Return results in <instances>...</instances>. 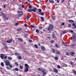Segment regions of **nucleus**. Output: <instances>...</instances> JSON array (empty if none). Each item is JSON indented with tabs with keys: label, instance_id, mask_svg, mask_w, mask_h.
Instances as JSON below:
<instances>
[{
	"label": "nucleus",
	"instance_id": "f257e3e1",
	"mask_svg": "<svg viewBox=\"0 0 76 76\" xmlns=\"http://www.w3.org/2000/svg\"><path fill=\"white\" fill-rule=\"evenodd\" d=\"M4 61L6 64V66H9L10 65V62L8 60L5 59L4 60Z\"/></svg>",
	"mask_w": 76,
	"mask_h": 76
},
{
	"label": "nucleus",
	"instance_id": "f03ea898",
	"mask_svg": "<svg viewBox=\"0 0 76 76\" xmlns=\"http://www.w3.org/2000/svg\"><path fill=\"white\" fill-rule=\"evenodd\" d=\"M72 37H73L72 42H75L76 41V34H74Z\"/></svg>",
	"mask_w": 76,
	"mask_h": 76
},
{
	"label": "nucleus",
	"instance_id": "7ed1b4c3",
	"mask_svg": "<svg viewBox=\"0 0 76 76\" xmlns=\"http://www.w3.org/2000/svg\"><path fill=\"white\" fill-rule=\"evenodd\" d=\"M18 12L19 16H20L21 15H23V12H22L20 11H18Z\"/></svg>",
	"mask_w": 76,
	"mask_h": 76
},
{
	"label": "nucleus",
	"instance_id": "20e7f679",
	"mask_svg": "<svg viewBox=\"0 0 76 76\" xmlns=\"http://www.w3.org/2000/svg\"><path fill=\"white\" fill-rule=\"evenodd\" d=\"M4 54H0V58L2 60H3V59H4Z\"/></svg>",
	"mask_w": 76,
	"mask_h": 76
},
{
	"label": "nucleus",
	"instance_id": "39448f33",
	"mask_svg": "<svg viewBox=\"0 0 76 76\" xmlns=\"http://www.w3.org/2000/svg\"><path fill=\"white\" fill-rule=\"evenodd\" d=\"M12 39H10L9 40H7L6 41L7 43H9V44H10V43L12 42Z\"/></svg>",
	"mask_w": 76,
	"mask_h": 76
},
{
	"label": "nucleus",
	"instance_id": "423d86ee",
	"mask_svg": "<svg viewBox=\"0 0 76 76\" xmlns=\"http://www.w3.org/2000/svg\"><path fill=\"white\" fill-rule=\"evenodd\" d=\"M37 8L36 7L32 9V11L33 12H36V11H37Z\"/></svg>",
	"mask_w": 76,
	"mask_h": 76
},
{
	"label": "nucleus",
	"instance_id": "0eeeda50",
	"mask_svg": "<svg viewBox=\"0 0 76 76\" xmlns=\"http://www.w3.org/2000/svg\"><path fill=\"white\" fill-rule=\"evenodd\" d=\"M42 73L44 75H46V72H45V70L43 69H42Z\"/></svg>",
	"mask_w": 76,
	"mask_h": 76
},
{
	"label": "nucleus",
	"instance_id": "6e6552de",
	"mask_svg": "<svg viewBox=\"0 0 76 76\" xmlns=\"http://www.w3.org/2000/svg\"><path fill=\"white\" fill-rule=\"evenodd\" d=\"M53 71L55 73H58V70L54 68L53 69Z\"/></svg>",
	"mask_w": 76,
	"mask_h": 76
},
{
	"label": "nucleus",
	"instance_id": "1a4fd4ad",
	"mask_svg": "<svg viewBox=\"0 0 76 76\" xmlns=\"http://www.w3.org/2000/svg\"><path fill=\"white\" fill-rule=\"evenodd\" d=\"M12 70L14 72H15V71L18 72V71H19V69H18V68H16L15 69H13Z\"/></svg>",
	"mask_w": 76,
	"mask_h": 76
},
{
	"label": "nucleus",
	"instance_id": "9d476101",
	"mask_svg": "<svg viewBox=\"0 0 76 76\" xmlns=\"http://www.w3.org/2000/svg\"><path fill=\"white\" fill-rule=\"evenodd\" d=\"M62 43L64 45V46H65L66 47H68V45L65 44V43L63 41H62Z\"/></svg>",
	"mask_w": 76,
	"mask_h": 76
},
{
	"label": "nucleus",
	"instance_id": "9b49d317",
	"mask_svg": "<svg viewBox=\"0 0 76 76\" xmlns=\"http://www.w3.org/2000/svg\"><path fill=\"white\" fill-rule=\"evenodd\" d=\"M41 12H42V10H41V9H39V10L37 12V13H38V14H39V15L40 13H41Z\"/></svg>",
	"mask_w": 76,
	"mask_h": 76
},
{
	"label": "nucleus",
	"instance_id": "f8f14e48",
	"mask_svg": "<svg viewBox=\"0 0 76 76\" xmlns=\"http://www.w3.org/2000/svg\"><path fill=\"white\" fill-rule=\"evenodd\" d=\"M49 1L50 3H53V4H54V1L53 0H49Z\"/></svg>",
	"mask_w": 76,
	"mask_h": 76
},
{
	"label": "nucleus",
	"instance_id": "ddd939ff",
	"mask_svg": "<svg viewBox=\"0 0 76 76\" xmlns=\"http://www.w3.org/2000/svg\"><path fill=\"white\" fill-rule=\"evenodd\" d=\"M28 68H29V67H26L25 69V70H24L25 72H28V70H29V69Z\"/></svg>",
	"mask_w": 76,
	"mask_h": 76
},
{
	"label": "nucleus",
	"instance_id": "4468645a",
	"mask_svg": "<svg viewBox=\"0 0 76 76\" xmlns=\"http://www.w3.org/2000/svg\"><path fill=\"white\" fill-rule=\"evenodd\" d=\"M18 41H20V42H23V39H22L21 38H18Z\"/></svg>",
	"mask_w": 76,
	"mask_h": 76
},
{
	"label": "nucleus",
	"instance_id": "2eb2a0df",
	"mask_svg": "<svg viewBox=\"0 0 76 76\" xmlns=\"http://www.w3.org/2000/svg\"><path fill=\"white\" fill-rule=\"evenodd\" d=\"M69 22L71 23H74V21L72 20H69Z\"/></svg>",
	"mask_w": 76,
	"mask_h": 76
},
{
	"label": "nucleus",
	"instance_id": "dca6fc26",
	"mask_svg": "<svg viewBox=\"0 0 76 76\" xmlns=\"http://www.w3.org/2000/svg\"><path fill=\"white\" fill-rule=\"evenodd\" d=\"M52 37L53 38H56V36H55V34H53L52 35Z\"/></svg>",
	"mask_w": 76,
	"mask_h": 76
},
{
	"label": "nucleus",
	"instance_id": "f3484780",
	"mask_svg": "<svg viewBox=\"0 0 76 76\" xmlns=\"http://www.w3.org/2000/svg\"><path fill=\"white\" fill-rule=\"evenodd\" d=\"M41 49L42 50H45V48L44 47L42 46L41 47Z\"/></svg>",
	"mask_w": 76,
	"mask_h": 76
},
{
	"label": "nucleus",
	"instance_id": "a211bd4d",
	"mask_svg": "<svg viewBox=\"0 0 76 76\" xmlns=\"http://www.w3.org/2000/svg\"><path fill=\"white\" fill-rule=\"evenodd\" d=\"M22 29L21 28H18L17 30V31H22Z\"/></svg>",
	"mask_w": 76,
	"mask_h": 76
},
{
	"label": "nucleus",
	"instance_id": "6ab92c4d",
	"mask_svg": "<svg viewBox=\"0 0 76 76\" xmlns=\"http://www.w3.org/2000/svg\"><path fill=\"white\" fill-rule=\"evenodd\" d=\"M56 53L57 54H60V51L57 50L56 51Z\"/></svg>",
	"mask_w": 76,
	"mask_h": 76
},
{
	"label": "nucleus",
	"instance_id": "aec40b11",
	"mask_svg": "<svg viewBox=\"0 0 76 76\" xmlns=\"http://www.w3.org/2000/svg\"><path fill=\"white\" fill-rule=\"evenodd\" d=\"M70 54L71 55V56H73L75 55V52H72L70 53Z\"/></svg>",
	"mask_w": 76,
	"mask_h": 76
},
{
	"label": "nucleus",
	"instance_id": "412c9836",
	"mask_svg": "<svg viewBox=\"0 0 76 76\" xmlns=\"http://www.w3.org/2000/svg\"><path fill=\"white\" fill-rule=\"evenodd\" d=\"M49 28H50V29H53V26L51 25H50L49 26Z\"/></svg>",
	"mask_w": 76,
	"mask_h": 76
},
{
	"label": "nucleus",
	"instance_id": "4be33fe9",
	"mask_svg": "<svg viewBox=\"0 0 76 76\" xmlns=\"http://www.w3.org/2000/svg\"><path fill=\"white\" fill-rule=\"evenodd\" d=\"M17 57L18 59H19V60L22 59V57H21V56H20V55L19 56H18Z\"/></svg>",
	"mask_w": 76,
	"mask_h": 76
},
{
	"label": "nucleus",
	"instance_id": "5701e85b",
	"mask_svg": "<svg viewBox=\"0 0 76 76\" xmlns=\"http://www.w3.org/2000/svg\"><path fill=\"white\" fill-rule=\"evenodd\" d=\"M76 45V43H72L71 44V46H72V47H74V46H75Z\"/></svg>",
	"mask_w": 76,
	"mask_h": 76
},
{
	"label": "nucleus",
	"instance_id": "b1692460",
	"mask_svg": "<svg viewBox=\"0 0 76 76\" xmlns=\"http://www.w3.org/2000/svg\"><path fill=\"white\" fill-rule=\"evenodd\" d=\"M72 25L74 26V28L75 29H76V25L75 24V23H72Z\"/></svg>",
	"mask_w": 76,
	"mask_h": 76
},
{
	"label": "nucleus",
	"instance_id": "393cba45",
	"mask_svg": "<svg viewBox=\"0 0 76 76\" xmlns=\"http://www.w3.org/2000/svg\"><path fill=\"white\" fill-rule=\"evenodd\" d=\"M67 31H63L62 32V34H66V33H67Z\"/></svg>",
	"mask_w": 76,
	"mask_h": 76
},
{
	"label": "nucleus",
	"instance_id": "a878e982",
	"mask_svg": "<svg viewBox=\"0 0 76 76\" xmlns=\"http://www.w3.org/2000/svg\"><path fill=\"white\" fill-rule=\"evenodd\" d=\"M36 32L37 34H39V30H38V29H36Z\"/></svg>",
	"mask_w": 76,
	"mask_h": 76
},
{
	"label": "nucleus",
	"instance_id": "bb28decb",
	"mask_svg": "<svg viewBox=\"0 0 76 76\" xmlns=\"http://www.w3.org/2000/svg\"><path fill=\"white\" fill-rule=\"evenodd\" d=\"M38 70L40 72H41V71H42V69H41V68H38Z\"/></svg>",
	"mask_w": 76,
	"mask_h": 76
},
{
	"label": "nucleus",
	"instance_id": "cd10ccee",
	"mask_svg": "<svg viewBox=\"0 0 76 76\" xmlns=\"http://www.w3.org/2000/svg\"><path fill=\"white\" fill-rule=\"evenodd\" d=\"M40 15H41L42 16H44V12H41L39 14Z\"/></svg>",
	"mask_w": 76,
	"mask_h": 76
},
{
	"label": "nucleus",
	"instance_id": "c85d7f7f",
	"mask_svg": "<svg viewBox=\"0 0 76 76\" xmlns=\"http://www.w3.org/2000/svg\"><path fill=\"white\" fill-rule=\"evenodd\" d=\"M25 66L26 67H29V66L26 64H25Z\"/></svg>",
	"mask_w": 76,
	"mask_h": 76
},
{
	"label": "nucleus",
	"instance_id": "c756f323",
	"mask_svg": "<svg viewBox=\"0 0 76 76\" xmlns=\"http://www.w3.org/2000/svg\"><path fill=\"white\" fill-rule=\"evenodd\" d=\"M28 11L29 12H31L32 11V10L31 9H28Z\"/></svg>",
	"mask_w": 76,
	"mask_h": 76
},
{
	"label": "nucleus",
	"instance_id": "7c9ffc66",
	"mask_svg": "<svg viewBox=\"0 0 76 76\" xmlns=\"http://www.w3.org/2000/svg\"><path fill=\"white\" fill-rule=\"evenodd\" d=\"M40 18H41L42 21H44V18H43V17H40Z\"/></svg>",
	"mask_w": 76,
	"mask_h": 76
},
{
	"label": "nucleus",
	"instance_id": "2f4dec72",
	"mask_svg": "<svg viewBox=\"0 0 76 76\" xmlns=\"http://www.w3.org/2000/svg\"><path fill=\"white\" fill-rule=\"evenodd\" d=\"M34 47L35 48H38V45H35Z\"/></svg>",
	"mask_w": 76,
	"mask_h": 76
},
{
	"label": "nucleus",
	"instance_id": "473e14b6",
	"mask_svg": "<svg viewBox=\"0 0 76 76\" xmlns=\"http://www.w3.org/2000/svg\"><path fill=\"white\" fill-rule=\"evenodd\" d=\"M1 65L2 66V67H4V63H3V62H1Z\"/></svg>",
	"mask_w": 76,
	"mask_h": 76
},
{
	"label": "nucleus",
	"instance_id": "72a5a7b5",
	"mask_svg": "<svg viewBox=\"0 0 76 76\" xmlns=\"http://www.w3.org/2000/svg\"><path fill=\"white\" fill-rule=\"evenodd\" d=\"M55 59L56 60H57L58 59V57L57 56H56L55 58Z\"/></svg>",
	"mask_w": 76,
	"mask_h": 76
},
{
	"label": "nucleus",
	"instance_id": "f704fd0d",
	"mask_svg": "<svg viewBox=\"0 0 76 76\" xmlns=\"http://www.w3.org/2000/svg\"><path fill=\"white\" fill-rule=\"evenodd\" d=\"M8 60H12V58L10 57H8Z\"/></svg>",
	"mask_w": 76,
	"mask_h": 76
},
{
	"label": "nucleus",
	"instance_id": "c9c22d12",
	"mask_svg": "<svg viewBox=\"0 0 76 76\" xmlns=\"http://www.w3.org/2000/svg\"><path fill=\"white\" fill-rule=\"evenodd\" d=\"M20 69H23V66L22 65L20 66Z\"/></svg>",
	"mask_w": 76,
	"mask_h": 76
},
{
	"label": "nucleus",
	"instance_id": "e433bc0d",
	"mask_svg": "<svg viewBox=\"0 0 76 76\" xmlns=\"http://www.w3.org/2000/svg\"><path fill=\"white\" fill-rule=\"evenodd\" d=\"M52 50V53H55V51H56V50H55L53 49Z\"/></svg>",
	"mask_w": 76,
	"mask_h": 76
},
{
	"label": "nucleus",
	"instance_id": "4c0bfd02",
	"mask_svg": "<svg viewBox=\"0 0 76 76\" xmlns=\"http://www.w3.org/2000/svg\"><path fill=\"white\" fill-rule=\"evenodd\" d=\"M2 17H3V18H6V15L4 14L3 15H2Z\"/></svg>",
	"mask_w": 76,
	"mask_h": 76
},
{
	"label": "nucleus",
	"instance_id": "58836bf2",
	"mask_svg": "<svg viewBox=\"0 0 76 76\" xmlns=\"http://www.w3.org/2000/svg\"><path fill=\"white\" fill-rule=\"evenodd\" d=\"M30 18V16H29V15H27L26 16V18L27 19H29V18Z\"/></svg>",
	"mask_w": 76,
	"mask_h": 76
},
{
	"label": "nucleus",
	"instance_id": "ea45409f",
	"mask_svg": "<svg viewBox=\"0 0 76 76\" xmlns=\"http://www.w3.org/2000/svg\"><path fill=\"white\" fill-rule=\"evenodd\" d=\"M15 55L16 56H19V55H18L20 54L18 53H15Z\"/></svg>",
	"mask_w": 76,
	"mask_h": 76
},
{
	"label": "nucleus",
	"instance_id": "a19ab883",
	"mask_svg": "<svg viewBox=\"0 0 76 76\" xmlns=\"http://www.w3.org/2000/svg\"><path fill=\"white\" fill-rule=\"evenodd\" d=\"M51 43H54V41L53 40H52L51 41Z\"/></svg>",
	"mask_w": 76,
	"mask_h": 76
},
{
	"label": "nucleus",
	"instance_id": "79ce46f5",
	"mask_svg": "<svg viewBox=\"0 0 76 76\" xmlns=\"http://www.w3.org/2000/svg\"><path fill=\"white\" fill-rule=\"evenodd\" d=\"M55 47H56V48H58V45H57V44H56L55 45Z\"/></svg>",
	"mask_w": 76,
	"mask_h": 76
},
{
	"label": "nucleus",
	"instance_id": "37998d69",
	"mask_svg": "<svg viewBox=\"0 0 76 76\" xmlns=\"http://www.w3.org/2000/svg\"><path fill=\"white\" fill-rule=\"evenodd\" d=\"M61 26H64V23H62L61 24Z\"/></svg>",
	"mask_w": 76,
	"mask_h": 76
},
{
	"label": "nucleus",
	"instance_id": "c03bdc74",
	"mask_svg": "<svg viewBox=\"0 0 76 76\" xmlns=\"http://www.w3.org/2000/svg\"><path fill=\"white\" fill-rule=\"evenodd\" d=\"M70 64L71 65H74V63H73V62H70Z\"/></svg>",
	"mask_w": 76,
	"mask_h": 76
},
{
	"label": "nucleus",
	"instance_id": "a18cd8bd",
	"mask_svg": "<svg viewBox=\"0 0 76 76\" xmlns=\"http://www.w3.org/2000/svg\"><path fill=\"white\" fill-rule=\"evenodd\" d=\"M57 67L58 69H60L61 68L60 66L59 65L57 66Z\"/></svg>",
	"mask_w": 76,
	"mask_h": 76
},
{
	"label": "nucleus",
	"instance_id": "49530a36",
	"mask_svg": "<svg viewBox=\"0 0 76 76\" xmlns=\"http://www.w3.org/2000/svg\"><path fill=\"white\" fill-rule=\"evenodd\" d=\"M15 26H18V23H15Z\"/></svg>",
	"mask_w": 76,
	"mask_h": 76
},
{
	"label": "nucleus",
	"instance_id": "de8ad7c7",
	"mask_svg": "<svg viewBox=\"0 0 76 76\" xmlns=\"http://www.w3.org/2000/svg\"><path fill=\"white\" fill-rule=\"evenodd\" d=\"M68 26L69 27H71V26H72V25H71V24H68Z\"/></svg>",
	"mask_w": 76,
	"mask_h": 76
},
{
	"label": "nucleus",
	"instance_id": "09e8293b",
	"mask_svg": "<svg viewBox=\"0 0 76 76\" xmlns=\"http://www.w3.org/2000/svg\"><path fill=\"white\" fill-rule=\"evenodd\" d=\"M15 65H16V66H18V63H17V62H16L15 63Z\"/></svg>",
	"mask_w": 76,
	"mask_h": 76
},
{
	"label": "nucleus",
	"instance_id": "8fccbe9b",
	"mask_svg": "<svg viewBox=\"0 0 76 76\" xmlns=\"http://www.w3.org/2000/svg\"><path fill=\"white\" fill-rule=\"evenodd\" d=\"M24 26H25V27H28V26L27 25V24H26V23L24 24Z\"/></svg>",
	"mask_w": 76,
	"mask_h": 76
},
{
	"label": "nucleus",
	"instance_id": "3c124183",
	"mask_svg": "<svg viewBox=\"0 0 76 76\" xmlns=\"http://www.w3.org/2000/svg\"><path fill=\"white\" fill-rule=\"evenodd\" d=\"M66 56H69V53L66 52Z\"/></svg>",
	"mask_w": 76,
	"mask_h": 76
},
{
	"label": "nucleus",
	"instance_id": "603ef678",
	"mask_svg": "<svg viewBox=\"0 0 76 76\" xmlns=\"http://www.w3.org/2000/svg\"><path fill=\"white\" fill-rule=\"evenodd\" d=\"M73 73L74 74H75V75L76 74V71H74L73 72Z\"/></svg>",
	"mask_w": 76,
	"mask_h": 76
},
{
	"label": "nucleus",
	"instance_id": "864d4df0",
	"mask_svg": "<svg viewBox=\"0 0 76 76\" xmlns=\"http://www.w3.org/2000/svg\"><path fill=\"white\" fill-rule=\"evenodd\" d=\"M47 30H48V31H50L51 29L50 28H47Z\"/></svg>",
	"mask_w": 76,
	"mask_h": 76
},
{
	"label": "nucleus",
	"instance_id": "5fc2aeb1",
	"mask_svg": "<svg viewBox=\"0 0 76 76\" xmlns=\"http://www.w3.org/2000/svg\"><path fill=\"white\" fill-rule=\"evenodd\" d=\"M4 59H6V58H7V56H5L4 58Z\"/></svg>",
	"mask_w": 76,
	"mask_h": 76
},
{
	"label": "nucleus",
	"instance_id": "6e6d98bb",
	"mask_svg": "<svg viewBox=\"0 0 76 76\" xmlns=\"http://www.w3.org/2000/svg\"><path fill=\"white\" fill-rule=\"evenodd\" d=\"M1 15L2 16V15H4V14L3 12H1Z\"/></svg>",
	"mask_w": 76,
	"mask_h": 76
},
{
	"label": "nucleus",
	"instance_id": "4d7b16f0",
	"mask_svg": "<svg viewBox=\"0 0 76 76\" xmlns=\"http://www.w3.org/2000/svg\"><path fill=\"white\" fill-rule=\"evenodd\" d=\"M39 28V29H42V27L40 26Z\"/></svg>",
	"mask_w": 76,
	"mask_h": 76
},
{
	"label": "nucleus",
	"instance_id": "13d9d810",
	"mask_svg": "<svg viewBox=\"0 0 76 76\" xmlns=\"http://www.w3.org/2000/svg\"><path fill=\"white\" fill-rule=\"evenodd\" d=\"M52 18L53 20H54L55 19V17H52Z\"/></svg>",
	"mask_w": 76,
	"mask_h": 76
},
{
	"label": "nucleus",
	"instance_id": "bf43d9fd",
	"mask_svg": "<svg viewBox=\"0 0 76 76\" xmlns=\"http://www.w3.org/2000/svg\"><path fill=\"white\" fill-rule=\"evenodd\" d=\"M5 48H6L7 49V48H7V46H5L4 47Z\"/></svg>",
	"mask_w": 76,
	"mask_h": 76
},
{
	"label": "nucleus",
	"instance_id": "052dcab7",
	"mask_svg": "<svg viewBox=\"0 0 76 76\" xmlns=\"http://www.w3.org/2000/svg\"><path fill=\"white\" fill-rule=\"evenodd\" d=\"M6 68L7 69H8V70H10V68H9L8 67H7V66L6 67Z\"/></svg>",
	"mask_w": 76,
	"mask_h": 76
},
{
	"label": "nucleus",
	"instance_id": "680f3d73",
	"mask_svg": "<svg viewBox=\"0 0 76 76\" xmlns=\"http://www.w3.org/2000/svg\"><path fill=\"white\" fill-rule=\"evenodd\" d=\"M32 6L31 5H30V6L28 7V8H31Z\"/></svg>",
	"mask_w": 76,
	"mask_h": 76
},
{
	"label": "nucleus",
	"instance_id": "e2e57ef3",
	"mask_svg": "<svg viewBox=\"0 0 76 76\" xmlns=\"http://www.w3.org/2000/svg\"><path fill=\"white\" fill-rule=\"evenodd\" d=\"M10 68H12V67H13V66H12V65H11L10 64Z\"/></svg>",
	"mask_w": 76,
	"mask_h": 76
},
{
	"label": "nucleus",
	"instance_id": "0e129e2a",
	"mask_svg": "<svg viewBox=\"0 0 76 76\" xmlns=\"http://www.w3.org/2000/svg\"><path fill=\"white\" fill-rule=\"evenodd\" d=\"M29 42H32V40H29Z\"/></svg>",
	"mask_w": 76,
	"mask_h": 76
},
{
	"label": "nucleus",
	"instance_id": "69168bd1",
	"mask_svg": "<svg viewBox=\"0 0 76 76\" xmlns=\"http://www.w3.org/2000/svg\"><path fill=\"white\" fill-rule=\"evenodd\" d=\"M9 19V18H5V19L7 20L8 19Z\"/></svg>",
	"mask_w": 76,
	"mask_h": 76
},
{
	"label": "nucleus",
	"instance_id": "338daca9",
	"mask_svg": "<svg viewBox=\"0 0 76 76\" xmlns=\"http://www.w3.org/2000/svg\"><path fill=\"white\" fill-rule=\"evenodd\" d=\"M55 0V1H57V3H58L59 2L58 0Z\"/></svg>",
	"mask_w": 76,
	"mask_h": 76
},
{
	"label": "nucleus",
	"instance_id": "774afa93",
	"mask_svg": "<svg viewBox=\"0 0 76 76\" xmlns=\"http://www.w3.org/2000/svg\"><path fill=\"white\" fill-rule=\"evenodd\" d=\"M22 7H23V8H24V7H25V6L24 5H22Z\"/></svg>",
	"mask_w": 76,
	"mask_h": 76
}]
</instances>
